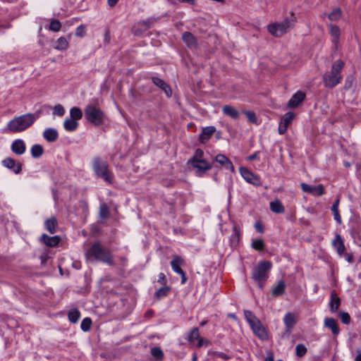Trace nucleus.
<instances>
[{
    "mask_svg": "<svg viewBox=\"0 0 361 361\" xmlns=\"http://www.w3.org/2000/svg\"><path fill=\"white\" fill-rule=\"evenodd\" d=\"M252 247L256 250H262L264 247V243L262 240H254L252 243Z\"/></svg>",
    "mask_w": 361,
    "mask_h": 361,
    "instance_id": "nucleus-47",
    "label": "nucleus"
},
{
    "mask_svg": "<svg viewBox=\"0 0 361 361\" xmlns=\"http://www.w3.org/2000/svg\"><path fill=\"white\" fill-rule=\"evenodd\" d=\"M68 317L69 321L75 324V323L78 322V321L80 317V313L77 309H74V310H71L68 312Z\"/></svg>",
    "mask_w": 361,
    "mask_h": 361,
    "instance_id": "nucleus-39",
    "label": "nucleus"
},
{
    "mask_svg": "<svg viewBox=\"0 0 361 361\" xmlns=\"http://www.w3.org/2000/svg\"><path fill=\"white\" fill-rule=\"evenodd\" d=\"M2 164L4 165V166L9 169H13V172L16 174L20 173L22 170L21 164H16L15 160L10 157L4 159L2 161Z\"/></svg>",
    "mask_w": 361,
    "mask_h": 361,
    "instance_id": "nucleus-16",
    "label": "nucleus"
},
{
    "mask_svg": "<svg viewBox=\"0 0 361 361\" xmlns=\"http://www.w3.org/2000/svg\"><path fill=\"white\" fill-rule=\"evenodd\" d=\"M25 144L23 140H16L11 145V150L16 154L21 155L25 153Z\"/></svg>",
    "mask_w": 361,
    "mask_h": 361,
    "instance_id": "nucleus-18",
    "label": "nucleus"
},
{
    "mask_svg": "<svg viewBox=\"0 0 361 361\" xmlns=\"http://www.w3.org/2000/svg\"><path fill=\"white\" fill-rule=\"evenodd\" d=\"M343 66L344 63L341 60H338L333 63L331 71L326 73L323 78L326 87L333 88L341 82L342 79L341 71Z\"/></svg>",
    "mask_w": 361,
    "mask_h": 361,
    "instance_id": "nucleus-2",
    "label": "nucleus"
},
{
    "mask_svg": "<svg viewBox=\"0 0 361 361\" xmlns=\"http://www.w3.org/2000/svg\"><path fill=\"white\" fill-rule=\"evenodd\" d=\"M216 357H218V358H221L224 360H228L230 359V357L228 355H227L226 354L222 353V352H219V353H216Z\"/></svg>",
    "mask_w": 361,
    "mask_h": 361,
    "instance_id": "nucleus-57",
    "label": "nucleus"
},
{
    "mask_svg": "<svg viewBox=\"0 0 361 361\" xmlns=\"http://www.w3.org/2000/svg\"><path fill=\"white\" fill-rule=\"evenodd\" d=\"M204 343H208V341L203 338H198L197 347H202Z\"/></svg>",
    "mask_w": 361,
    "mask_h": 361,
    "instance_id": "nucleus-59",
    "label": "nucleus"
},
{
    "mask_svg": "<svg viewBox=\"0 0 361 361\" xmlns=\"http://www.w3.org/2000/svg\"><path fill=\"white\" fill-rule=\"evenodd\" d=\"M170 291V288L168 286L162 287L159 288L155 293V296L157 299H161L168 295Z\"/></svg>",
    "mask_w": 361,
    "mask_h": 361,
    "instance_id": "nucleus-41",
    "label": "nucleus"
},
{
    "mask_svg": "<svg viewBox=\"0 0 361 361\" xmlns=\"http://www.w3.org/2000/svg\"><path fill=\"white\" fill-rule=\"evenodd\" d=\"M33 124V118L27 114H23L10 121L6 130L13 133L25 130Z\"/></svg>",
    "mask_w": 361,
    "mask_h": 361,
    "instance_id": "nucleus-3",
    "label": "nucleus"
},
{
    "mask_svg": "<svg viewBox=\"0 0 361 361\" xmlns=\"http://www.w3.org/2000/svg\"><path fill=\"white\" fill-rule=\"evenodd\" d=\"M92 169L98 178H102L109 183H112L114 176L106 161L100 157L94 158L92 160Z\"/></svg>",
    "mask_w": 361,
    "mask_h": 361,
    "instance_id": "nucleus-4",
    "label": "nucleus"
},
{
    "mask_svg": "<svg viewBox=\"0 0 361 361\" xmlns=\"http://www.w3.org/2000/svg\"><path fill=\"white\" fill-rule=\"evenodd\" d=\"M152 23L149 20H142L135 24L132 27L134 35L139 36L152 27Z\"/></svg>",
    "mask_w": 361,
    "mask_h": 361,
    "instance_id": "nucleus-11",
    "label": "nucleus"
},
{
    "mask_svg": "<svg viewBox=\"0 0 361 361\" xmlns=\"http://www.w3.org/2000/svg\"><path fill=\"white\" fill-rule=\"evenodd\" d=\"M53 109H54V114L59 116H62L65 113L64 108L61 104L56 105Z\"/></svg>",
    "mask_w": 361,
    "mask_h": 361,
    "instance_id": "nucleus-51",
    "label": "nucleus"
},
{
    "mask_svg": "<svg viewBox=\"0 0 361 361\" xmlns=\"http://www.w3.org/2000/svg\"><path fill=\"white\" fill-rule=\"evenodd\" d=\"M118 0H108V4L110 6H114Z\"/></svg>",
    "mask_w": 361,
    "mask_h": 361,
    "instance_id": "nucleus-64",
    "label": "nucleus"
},
{
    "mask_svg": "<svg viewBox=\"0 0 361 361\" xmlns=\"http://www.w3.org/2000/svg\"><path fill=\"white\" fill-rule=\"evenodd\" d=\"M244 315L249 324L257 319L255 315L250 310H245Z\"/></svg>",
    "mask_w": 361,
    "mask_h": 361,
    "instance_id": "nucleus-50",
    "label": "nucleus"
},
{
    "mask_svg": "<svg viewBox=\"0 0 361 361\" xmlns=\"http://www.w3.org/2000/svg\"><path fill=\"white\" fill-rule=\"evenodd\" d=\"M283 322L286 325V330L283 334V336H288L297 322V315L291 312L286 313L283 318Z\"/></svg>",
    "mask_w": 361,
    "mask_h": 361,
    "instance_id": "nucleus-9",
    "label": "nucleus"
},
{
    "mask_svg": "<svg viewBox=\"0 0 361 361\" xmlns=\"http://www.w3.org/2000/svg\"><path fill=\"white\" fill-rule=\"evenodd\" d=\"M245 114L246 115L248 121L252 123H257V117L255 114L252 111H245Z\"/></svg>",
    "mask_w": 361,
    "mask_h": 361,
    "instance_id": "nucleus-52",
    "label": "nucleus"
},
{
    "mask_svg": "<svg viewBox=\"0 0 361 361\" xmlns=\"http://www.w3.org/2000/svg\"><path fill=\"white\" fill-rule=\"evenodd\" d=\"M222 111L225 115L234 119L238 118L240 115L238 111L230 105L224 106L222 108Z\"/></svg>",
    "mask_w": 361,
    "mask_h": 361,
    "instance_id": "nucleus-25",
    "label": "nucleus"
},
{
    "mask_svg": "<svg viewBox=\"0 0 361 361\" xmlns=\"http://www.w3.org/2000/svg\"><path fill=\"white\" fill-rule=\"evenodd\" d=\"M92 325V320L89 317L82 319L80 327L84 331H87L90 329Z\"/></svg>",
    "mask_w": 361,
    "mask_h": 361,
    "instance_id": "nucleus-44",
    "label": "nucleus"
},
{
    "mask_svg": "<svg viewBox=\"0 0 361 361\" xmlns=\"http://www.w3.org/2000/svg\"><path fill=\"white\" fill-rule=\"evenodd\" d=\"M271 268V263L268 261L260 262L252 270V279L258 283L259 287L263 288V282L268 279V274Z\"/></svg>",
    "mask_w": 361,
    "mask_h": 361,
    "instance_id": "nucleus-5",
    "label": "nucleus"
},
{
    "mask_svg": "<svg viewBox=\"0 0 361 361\" xmlns=\"http://www.w3.org/2000/svg\"><path fill=\"white\" fill-rule=\"evenodd\" d=\"M61 27V24L58 20H53L49 25V30L54 32H58Z\"/></svg>",
    "mask_w": 361,
    "mask_h": 361,
    "instance_id": "nucleus-48",
    "label": "nucleus"
},
{
    "mask_svg": "<svg viewBox=\"0 0 361 361\" xmlns=\"http://www.w3.org/2000/svg\"><path fill=\"white\" fill-rule=\"evenodd\" d=\"M41 240L47 246L53 247L56 246L59 243L61 238L58 235L49 236L47 234H43L41 236Z\"/></svg>",
    "mask_w": 361,
    "mask_h": 361,
    "instance_id": "nucleus-19",
    "label": "nucleus"
},
{
    "mask_svg": "<svg viewBox=\"0 0 361 361\" xmlns=\"http://www.w3.org/2000/svg\"><path fill=\"white\" fill-rule=\"evenodd\" d=\"M44 153V149L40 145H34L31 147V154L33 158H39Z\"/></svg>",
    "mask_w": 361,
    "mask_h": 361,
    "instance_id": "nucleus-37",
    "label": "nucleus"
},
{
    "mask_svg": "<svg viewBox=\"0 0 361 361\" xmlns=\"http://www.w3.org/2000/svg\"><path fill=\"white\" fill-rule=\"evenodd\" d=\"M240 173L243 178L248 183H252L255 185H259V178L254 175L251 171H250L247 169L245 167L240 168Z\"/></svg>",
    "mask_w": 361,
    "mask_h": 361,
    "instance_id": "nucleus-14",
    "label": "nucleus"
},
{
    "mask_svg": "<svg viewBox=\"0 0 361 361\" xmlns=\"http://www.w3.org/2000/svg\"><path fill=\"white\" fill-rule=\"evenodd\" d=\"M104 41L107 43L110 41V33L109 31H106L104 35Z\"/></svg>",
    "mask_w": 361,
    "mask_h": 361,
    "instance_id": "nucleus-62",
    "label": "nucleus"
},
{
    "mask_svg": "<svg viewBox=\"0 0 361 361\" xmlns=\"http://www.w3.org/2000/svg\"><path fill=\"white\" fill-rule=\"evenodd\" d=\"M341 305V298L338 297V294L336 293L335 290H333L331 293L330 296V302H329V306H330V311L331 312H336L339 309V307Z\"/></svg>",
    "mask_w": 361,
    "mask_h": 361,
    "instance_id": "nucleus-21",
    "label": "nucleus"
},
{
    "mask_svg": "<svg viewBox=\"0 0 361 361\" xmlns=\"http://www.w3.org/2000/svg\"><path fill=\"white\" fill-rule=\"evenodd\" d=\"M305 98V94L301 91L295 93L288 102L290 108L297 107Z\"/></svg>",
    "mask_w": 361,
    "mask_h": 361,
    "instance_id": "nucleus-17",
    "label": "nucleus"
},
{
    "mask_svg": "<svg viewBox=\"0 0 361 361\" xmlns=\"http://www.w3.org/2000/svg\"><path fill=\"white\" fill-rule=\"evenodd\" d=\"M303 192L312 194L313 195H322L324 193V189L322 185L312 186L305 183L300 184Z\"/></svg>",
    "mask_w": 361,
    "mask_h": 361,
    "instance_id": "nucleus-12",
    "label": "nucleus"
},
{
    "mask_svg": "<svg viewBox=\"0 0 361 361\" xmlns=\"http://www.w3.org/2000/svg\"><path fill=\"white\" fill-rule=\"evenodd\" d=\"M341 16V11L339 8L334 9L328 16L329 18L331 21L337 20Z\"/></svg>",
    "mask_w": 361,
    "mask_h": 361,
    "instance_id": "nucleus-43",
    "label": "nucleus"
},
{
    "mask_svg": "<svg viewBox=\"0 0 361 361\" xmlns=\"http://www.w3.org/2000/svg\"><path fill=\"white\" fill-rule=\"evenodd\" d=\"M293 26V22L286 19L279 23L271 24L268 26V30L274 37H281L286 33Z\"/></svg>",
    "mask_w": 361,
    "mask_h": 361,
    "instance_id": "nucleus-7",
    "label": "nucleus"
},
{
    "mask_svg": "<svg viewBox=\"0 0 361 361\" xmlns=\"http://www.w3.org/2000/svg\"><path fill=\"white\" fill-rule=\"evenodd\" d=\"M215 131L216 128L214 126H207L204 128L201 135H200V141L202 143L206 142L208 140H209Z\"/></svg>",
    "mask_w": 361,
    "mask_h": 361,
    "instance_id": "nucleus-23",
    "label": "nucleus"
},
{
    "mask_svg": "<svg viewBox=\"0 0 361 361\" xmlns=\"http://www.w3.org/2000/svg\"><path fill=\"white\" fill-rule=\"evenodd\" d=\"M324 325L325 327L331 329L334 336H337L340 332L338 322L334 318H326L324 322Z\"/></svg>",
    "mask_w": 361,
    "mask_h": 361,
    "instance_id": "nucleus-20",
    "label": "nucleus"
},
{
    "mask_svg": "<svg viewBox=\"0 0 361 361\" xmlns=\"http://www.w3.org/2000/svg\"><path fill=\"white\" fill-rule=\"evenodd\" d=\"M64 128L67 131H74L78 126V123L72 118L66 119L63 123Z\"/></svg>",
    "mask_w": 361,
    "mask_h": 361,
    "instance_id": "nucleus-35",
    "label": "nucleus"
},
{
    "mask_svg": "<svg viewBox=\"0 0 361 361\" xmlns=\"http://www.w3.org/2000/svg\"><path fill=\"white\" fill-rule=\"evenodd\" d=\"M295 116V114L292 111H288L283 115L279 126V134L283 135L286 132L288 126L292 123Z\"/></svg>",
    "mask_w": 361,
    "mask_h": 361,
    "instance_id": "nucleus-10",
    "label": "nucleus"
},
{
    "mask_svg": "<svg viewBox=\"0 0 361 361\" xmlns=\"http://www.w3.org/2000/svg\"><path fill=\"white\" fill-rule=\"evenodd\" d=\"M188 164L196 169V173L199 176H202L212 168V166L204 159H189Z\"/></svg>",
    "mask_w": 361,
    "mask_h": 361,
    "instance_id": "nucleus-8",
    "label": "nucleus"
},
{
    "mask_svg": "<svg viewBox=\"0 0 361 361\" xmlns=\"http://www.w3.org/2000/svg\"><path fill=\"white\" fill-rule=\"evenodd\" d=\"M333 245L336 248L339 255L343 253L345 250V246L340 235H336L335 239L333 241Z\"/></svg>",
    "mask_w": 361,
    "mask_h": 361,
    "instance_id": "nucleus-31",
    "label": "nucleus"
},
{
    "mask_svg": "<svg viewBox=\"0 0 361 361\" xmlns=\"http://www.w3.org/2000/svg\"><path fill=\"white\" fill-rule=\"evenodd\" d=\"M204 155V152L201 149H197L195 152L193 157L190 159H203L202 157Z\"/></svg>",
    "mask_w": 361,
    "mask_h": 361,
    "instance_id": "nucleus-53",
    "label": "nucleus"
},
{
    "mask_svg": "<svg viewBox=\"0 0 361 361\" xmlns=\"http://www.w3.org/2000/svg\"><path fill=\"white\" fill-rule=\"evenodd\" d=\"M257 156H258V153L257 152H255V154L250 155L249 157H248V160L250 161H252L255 159L257 158Z\"/></svg>",
    "mask_w": 361,
    "mask_h": 361,
    "instance_id": "nucleus-63",
    "label": "nucleus"
},
{
    "mask_svg": "<svg viewBox=\"0 0 361 361\" xmlns=\"http://www.w3.org/2000/svg\"><path fill=\"white\" fill-rule=\"evenodd\" d=\"M166 278L164 274L160 273L158 276V282L161 284H166Z\"/></svg>",
    "mask_w": 361,
    "mask_h": 361,
    "instance_id": "nucleus-55",
    "label": "nucleus"
},
{
    "mask_svg": "<svg viewBox=\"0 0 361 361\" xmlns=\"http://www.w3.org/2000/svg\"><path fill=\"white\" fill-rule=\"evenodd\" d=\"M338 317L344 324H350L351 319L350 314L348 312H340L338 313Z\"/></svg>",
    "mask_w": 361,
    "mask_h": 361,
    "instance_id": "nucleus-46",
    "label": "nucleus"
},
{
    "mask_svg": "<svg viewBox=\"0 0 361 361\" xmlns=\"http://www.w3.org/2000/svg\"><path fill=\"white\" fill-rule=\"evenodd\" d=\"M85 35V27L84 25H80L78 27L75 35L78 37H83Z\"/></svg>",
    "mask_w": 361,
    "mask_h": 361,
    "instance_id": "nucleus-54",
    "label": "nucleus"
},
{
    "mask_svg": "<svg viewBox=\"0 0 361 361\" xmlns=\"http://www.w3.org/2000/svg\"><path fill=\"white\" fill-rule=\"evenodd\" d=\"M250 326L253 331V332L261 339H267V334L265 329L262 326L260 321L257 319L254 322H252L250 324Z\"/></svg>",
    "mask_w": 361,
    "mask_h": 361,
    "instance_id": "nucleus-13",
    "label": "nucleus"
},
{
    "mask_svg": "<svg viewBox=\"0 0 361 361\" xmlns=\"http://www.w3.org/2000/svg\"><path fill=\"white\" fill-rule=\"evenodd\" d=\"M182 39L188 47H195L197 42L195 36L190 32H185L183 33Z\"/></svg>",
    "mask_w": 361,
    "mask_h": 361,
    "instance_id": "nucleus-28",
    "label": "nucleus"
},
{
    "mask_svg": "<svg viewBox=\"0 0 361 361\" xmlns=\"http://www.w3.org/2000/svg\"><path fill=\"white\" fill-rule=\"evenodd\" d=\"M99 215V217L102 219H105L109 217V207L106 203H102L100 204Z\"/></svg>",
    "mask_w": 361,
    "mask_h": 361,
    "instance_id": "nucleus-36",
    "label": "nucleus"
},
{
    "mask_svg": "<svg viewBox=\"0 0 361 361\" xmlns=\"http://www.w3.org/2000/svg\"><path fill=\"white\" fill-rule=\"evenodd\" d=\"M57 224L56 219L53 216L48 219L44 223L46 229L51 234L56 233Z\"/></svg>",
    "mask_w": 361,
    "mask_h": 361,
    "instance_id": "nucleus-27",
    "label": "nucleus"
},
{
    "mask_svg": "<svg viewBox=\"0 0 361 361\" xmlns=\"http://www.w3.org/2000/svg\"><path fill=\"white\" fill-rule=\"evenodd\" d=\"M85 256L87 260L92 259L102 262L109 265L113 264L112 256L110 250L104 248L99 242H96L86 251Z\"/></svg>",
    "mask_w": 361,
    "mask_h": 361,
    "instance_id": "nucleus-1",
    "label": "nucleus"
},
{
    "mask_svg": "<svg viewBox=\"0 0 361 361\" xmlns=\"http://www.w3.org/2000/svg\"><path fill=\"white\" fill-rule=\"evenodd\" d=\"M183 263V259L176 255L173 257L172 261L171 262V265L172 267V269L177 274H180V272L183 271V270L180 268V266Z\"/></svg>",
    "mask_w": 361,
    "mask_h": 361,
    "instance_id": "nucleus-26",
    "label": "nucleus"
},
{
    "mask_svg": "<svg viewBox=\"0 0 361 361\" xmlns=\"http://www.w3.org/2000/svg\"><path fill=\"white\" fill-rule=\"evenodd\" d=\"M181 276V283L185 284L187 281V277L184 271H182L179 274Z\"/></svg>",
    "mask_w": 361,
    "mask_h": 361,
    "instance_id": "nucleus-60",
    "label": "nucleus"
},
{
    "mask_svg": "<svg viewBox=\"0 0 361 361\" xmlns=\"http://www.w3.org/2000/svg\"><path fill=\"white\" fill-rule=\"evenodd\" d=\"M330 33L334 37L333 42L336 44L338 42V39L340 36V29L338 26L334 25H330Z\"/></svg>",
    "mask_w": 361,
    "mask_h": 361,
    "instance_id": "nucleus-38",
    "label": "nucleus"
},
{
    "mask_svg": "<svg viewBox=\"0 0 361 361\" xmlns=\"http://www.w3.org/2000/svg\"><path fill=\"white\" fill-rule=\"evenodd\" d=\"M270 209L276 214H282L285 209L279 200H275L270 202Z\"/></svg>",
    "mask_w": 361,
    "mask_h": 361,
    "instance_id": "nucleus-29",
    "label": "nucleus"
},
{
    "mask_svg": "<svg viewBox=\"0 0 361 361\" xmlns=\"http://www.w3.org/2000/svg\"><path fill=\"white\" fill-rule=\"evenodd\" d=\"M152 355L157 360H161L164 357V353L159 348H152L151 349Z\"/></svg>",
    "mask_w": 361,
    "mask_h": 361,
    "instance_id": "nucleus-45",
    "label": "nucleus"
},
{
    "mask_svg": "<svg viewBox=\"0 0 361 361\" xmlns=\"http://www.w3.org/2000/svg\"><path fill=\"white\" fill-rule=\"evenodd\" d=\"M338 204L339 200L337 199L331 207V212L334 214V219L337 221L338 224H341L342 223V220L338 212Z\"/></svg>",
    "mask_w": 361,
    "mask_h": 361,
    "instance_id": "nucleus-34",
    "label": "nucleus"
},
{
    "mask_svg": "<svg viewBox=\"0 0 361 361\" xmlns=\"http://www.w3.org/2000/svg\"><path fill=\"white\" fill-rule=\"evenodd\" d=\"M43 136L48 142H54L58 139L59 134L54 128H47L44 131Z\"/></svg>",
    "mask_w": 361,
    "mask_h": 361,
    "instance_id": "nucleus-24",
    "label": "nucleus"
},
{
    "mask_svg": "<svg viewBox=\"0 0 361 361\" xmlns=\"http://www.w3.org/2000/svg\"><path fill=\"white\" fill-rule=\"evenodd\" d=\"M255 227L257 229V231H259V233H262L264 231L263 226L259 223L255 224Z\"/></svg>",
    "mask_w": 361,
    "mask_h": 361,
    "instance_id": "nucleus-61",
    "label": "nucleus"
},
{
    "mask_svg": "<svg viewBox=\"0 0 361 361\" xmlns=\"http://www.w3.org/2000/svg\"><path fill=\"white\" fill-rule=\"evenodd\" d=\"M152 82L155 85L160 87L168 97L171 96L172 91L171 87L163 80L159 78L153 77Z\"/></svg>",
    "mask_w": 361,
    "mask_h": 361,
    "instance_id": "nucleus-22",
    "label": "nucleus"
},
{
    "mask_svg": "<svg viewBox=\"0 0 361 361\" xmlns=\"http://www.w3.org/2000/svg\"><path fill=\"white\" fill-rule=\"evenodd\" d=\"M70 114L71 118L75 121L80 119L82 116V111L78 107H73L70 111Z\"/></svg>",
    "mask_w": 361,
    "mask_h": 361,
    "instance_id": "nucleus-40",
    "label": "nucleus"
},
{
    "mask_svg": "<svg viewBox=\"0 0 361 361\" xmlns=\"http://www.w3.org/2000/svg\"><path fill=\"white\" fill-rule=\"evenodd\" d=\"M85 116L88 121L95 126H99L103 123L104 113L99 109L92 105L86 106L85 109Z\"/></svg>",
    "mask_w": 361,
    "mask_h": 361,
    "instance_id": "nucleus-6",
    "label": "nucleus"
},
{
    "mask_svg": "<svg viewBox=\"0 0 361 361\" xmlns=\"http://www.w3.org/2000/svg\"><path fill=\"white\" fill-rule=\"evenodd\" d=\"M200 337V333L198 328L195 327L192 329L190 334L188 335V341L193 343L195 340H197Z\"/></svg>",
    "mask_w": 361,
    "mask_h": 361,
    "instance_id": "nucleus-42",
    "label": "nucleus"
},
{
    "mask_svg": "<svg viewBox=\"0 0 361 361\" xmlns=\"http://www.w3.org/2000/svg\"><path fill=\"white\" fill-rule=\"evenodd\" d=\"M286 289V283L283 281H279L277 285L272 289V295L277 297L283 294Z\"/></svg>",
    "mask_w": 361,
    "mask_h": 361,
    "instance_id": "nucleus-30",
    "label": "nucleus"
},
{
    "mask_svg": "<svg viewBox=\"0 0 361 361\" xmlns=\"http://www.w3.org/2000/svg\"><path fill=\"white\" fill-rule=\"evenodd\" d=\"M215 161L219 163L221 166L231 171H234V166L230 159L226 157L224 154H219L215 157Z\"/></svg>",
    "mask_w": 361,
    "mask_h": 361,
    "instance_id": "nucleus-15",
    "label": "nucleus"
},
{
    "mask_svg": "<svg viewBox=\"0 0 361 361\" xmlns=\"http://www.w3.org/2000/svg\"><path fill=\"white\" fill-rule=\"evenodd\" d=\"M68 47V42L64 37H59L54 45V48L57 50H66Z\"/></svg>",
    "mask_w": 361,
    "mask_h": 361,
    "instance_id": "nucleus-33",
    "label": "nucleus"
},
{
    "mask_svg": "<svg viewBox=\"0 0 361 361\" xmlns=\"http://www.w3.org/2000/svg\"><path fill=\"white\" fill-rule=\"evenodd\" d=\"M353 80L351 77H348L346 78L345 88L349 89L352 85Z\"/></svg>",
    "mask_w": 361,
    "mask_h": 361,
    "instance_id": "nucleus-58",
    "label": "nucleus"
},
{
    "mask_svg": "<svg viewBox=\"0 0 361 361\" xmlns=\"http://www.w3.org/2000/svg\"><path fill=\"white\" fill-rule=\"evenodd\" d=\"M240 231L237 228V226H233V233L231 236V245L232 247H235L238 244L240 241Z\"/></svg>",
    "mask_w": 361,
    "mask_h": 361,
    "instance_id": "nucleus-32",
    "label": "nucleus"
},
{
    "mask_svg": "<svg viewBox=\"0 0 361 361\" xmlns=\"http://www.w3.org/2000/svg\"><path fill=\"white\" fill-rule=\"evenodd\" d=\"M42 114V111L41 110H38L34 114H27L29 116H31L32 118H33V123L35 122V121L39 118V117Z\"/></svg>",
    "mask_w": 361,
    "mask_h": 361,
    "instance_id": "nucleus-56",
    "label": "nucleus"
},
{
    "mask_svg": "<svg viewBox=\"0 0 361 361\" xmlns=\"http://www.w3.org/2000/svg\"><path fill=\"white\" fill-rule=\"evenodd\" d=\"M307 353V348L303 344H298L296 346V355L301 357Z\"/></svg>",
    "mask_w": 361,
    "mask_h": 361,
    "instance_id": "nucleus-49",
    "label": "nucleus"
}]
</instances>
